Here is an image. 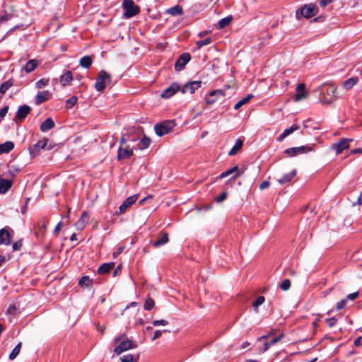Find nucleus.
<instances>
[{"instance_id": "nucleus-1", "label": "nucleus", "mask_w": 362, "mask_h": 362, "mask_svg": "<svg viewBox=\"0 0 362 362\" xmlns=\"http://www.w3.org/2000/svg\"><path fill=\"white\" fill-rule=\"evenodd\" d=\"M115 343L118 344L114 349V352L117 355H119L122 352L131 349L132 348L137 347V344L133 343L132 340L127 339L124 334L116 337L115 339Z\"/></svg>"}, {"instance_id": "nucleus-2", "label": "nucleus", "mask_w": 362, "mask_h": 362, "mask_svg": "<svg viewBox=\"0 0 362 362\" xmlns=\"http://www.w3.org/2000/svg\"><path fill=\"white\" fill-rule=\"evenodd\" d=\"M322 93L321 100L325 104H329L337 98V87L332 84L324 86Z\"/></svg>"}, {"instance_id": "nucleus-3", "label": "nucleus", "mask_w": 362, "mask_h": 362, "mask_svg": "<svg viewBox=\"0 0 362 362\" xmlns=\"http://www.w3.org/2000/svg\"><path fill=\"white\" fill-rule=\"evenodd\" d=\"M111 83V76L107 74L105 71L102 70L100 71L99 75L97 78L95 83V88L98 91H103L106 86Z\"/></svg>"}, {"instance_id": "nucleus-4", "label": "nucleus", "mask_w": 362, "mask_h": 362, "mask_svg": "<svg viewBox=\"0 0 362 362\" xmlns=\"http://www.w3.org/2000/svg\"><path fill=\"white\" fill-rule=\"evenodd\" d=\"M175 127V122L172 120L164 121L154 125V130L158 136L168 134Z\"/></svg>"}, {"instance_id": "nucleus-5", "label": "nucleus", "mask_w": 362, "mask_h": 362, "mask_svg": "<svg viewBox=\"0 0 362 362\" xmlns=\"http://www.w3.org/2000/svg\"><path fill=\"white\" fill-rule=\"evenodd\" d=\"M122 6L124 10V16L126 18H132L139 12V7L132 0H124Z\"/></svg>"}, {"instance_id": "nucleus-6", "label": "nucleus", "mask_w": 362, "mask_h": 362, "mask_svg": "<svg viewBox=\"0 0 362 362\" xmlns=\"http://www.w3.org/2000/svg\"><path fill=\"white\" fill-rule=\"evenodd\" d=\"M202 85L201 81H193L185 84L180 89L182 93H190L192 94L195 90H198Z\"/></svg>"}, {"instance_id": "nucleus-7", "label": "nucleus", "mask_w": 362, "mask_h": 362, "mask_svg": "<svg viewBox=\"0 0 362 362\" xmlns=\"http://www.w3.org/2000/svg\"><path fill=\"white\" fill-rule=\"evenodd\" d=\"M313 151V146H302L300 147L289 148L284 151V153L289 156H295L297 154H302L305 152H310Z\"/></svg>"}, {"instance_id": "nucleus-8", "label": "nucleus", "mask_w": 362, "mask_h": 362, "mask_svg": "<svg viewBox=\"0 0 362 362\" xmlns=\"http://www.w3.org/2000/svg\"><path fill=\"white\" fill-rule=\"evenodd\" d=\"M352 141V139H342L339 142L333 144L332 148L335 150L337 154H340L349 148V143Z\"/></svg>"}, {"instance_id": "nucleus-9", "label": "nucleus", "mask_w": 362, "mask_h": 362, "mask_svg": "<svg viewBox=\"0 0 362 362\" xmlns=\"http://www.w3.org/2000/svg\"><path fill=\"white\" fill-rule=\"evenodd\" d=\"M225 96V93L223 90L218 89L211 91L206 97V103L209 105H212L216 102L218 98H223Z\"/></svg>"}, {"instance_id": "nucleus-10", "label": "nucleus", "mask_w": 362, "mask_h": 362, "mask_svg": "<svg viewBox=\"0 0 362 362\" xmlns=\"http://www.w3.org/2000/svg\"><path fill=\"white\" fill-rule=\"evenodd\" d=\"M191 59V56L188 53H183L180 55L179 59L177 60L175 64V69L176 71L182 70L185 65L189 62Z\"/></svg>"}, {"instance_id": "nucleus-11", "label": "nucleus", "mask_w": 362, "mask_h": 362, "mask_svg": "<svg viewBox=\"0 0 362 362\" xmlns=\"http://www.w3.org/2000/svg\"><path fill=\"white\" fill-rule=\"evenodd\" d=\"M138 199V195L134 194L127 197L124 202L119 206V211L120 214L124 213L128 208L136 202Z\"/></svg>"}, {"instance_id": "nucleus-12", "label": "nucleus", "mask_w": 362, "mask_h": 362, "mask_svg": "<svg viewBox=\"0 0 362 362\" xmlns=\"http://www.w3.org/2000/svg\"><path fill=\"white\" fill-rule=\"evenodd\" d=\"M180 87L177 83H172L169 87L165 88L161 93V97L164 98H169L175 95Z\"/></svg>"}, {"instance_id": "nucleus-13", "label": "nucleus", "mask_w": 362, "mask_h": 362, "mask_svg": "<svg viewBox=\"0 0 362 362\" xmlns=\"http://www.w3.org/2000/svg\"><path fill=\"white\" fill-rule=\"evenodd\" d=\"M316 8L313 5H305L300 8L301 15L306 18H309L314 16L316 14Z\"/></svg>"}, {"instance_id": "nucleus-14", "label": "nucleus", "mask_w": 362, "mask_h": 362, "mask_svg": "<svg viewBox=\"0 0 362 362\" xmlns=\"http://www.w3.org/2000/svg\"><path fill=\"white\" fill-rule=\"evenodd\" d=\"M47 143V139L38 141L36 144H35L30 148V154L33 156L37 155L40 150L45 148Z\"/></svg>"}, {"instance_id": "nucleus-15", "label": "nucleus", "mask_w": 362, "mask_h": 362, "mask_svg": "<svg viewBox=\"0 0 362 362\" xmlns=\"http://www.w3.org/2000/svg\"><path fill=\"white\" fill-rule=\"evenodd\" d=\"M9 228H4L0 230V245H8L11 244V235Z\"/></svg>"}, {"instance_id": "nucleus-16", "label": "nucleus", "mask_w": 362, "mask_h": 362, "mask_svg": "<svg viewBox=\"0 0 362 362\" xmlns=\"http://www.w3.org/2000/svg\"><path fill=\"white\" fill-rule=\"evenodd\" d=\"M89 221V215L86 211L83 212L79 220L75 223V227L78 230H82L86 227Z\"/></svg>"}, {"instance_id": "nucleus-17", "label": "nucleus", "mask_w": 362, "mask_h": 362, "mask_svg": "<svg viewBox=\"0 0 362 362\" xmlns=\"http://www.w3.org/2000/svg\"><path fill=\"white\" fill-rule=\"evenodd\" d=\"M133 154V149L129 146L125 148H119L117 153V159L122 160L130 158Z\"/></svg>"}, {"instance_id": "nucleus-18", "label": "nucleus", "mask_w": 362, "mask_h": 362, "mask_svg": "<svg viewBox=\"0 0 362 362\" xmlns=\"http://www.w3.org/2000/svg\"><path fill=\"white\" fill-rule=\"evenodd\" d=\"M30 110H31V109L28 105H25L23 106H21L16 112V119L19 121H22L30 112Z\"/></svg>"}, {"instance_id": "nucleus-19", "label": "nucleus", "mask_w": 362, "mask_h": 362, "mask_svg": "<svg viewBox=\"0 0 362 362\" xmlns=\"http://www.w3.org/2000/svg\"><path fill=\"white\" fill-rule=\"evenodd\" d=\"M51 97V93L49 90H43L38 92L35 97V103L37 105L42 104V103L48 100Z\"/></svg>"}, {"instance_id": "nucleus-20", "label": "nucleus", "mask_w": 362, "mask_h": 362, "mask_svg": "<svg viewBox=\"0 0 362 362\" xmlns=\"http://www.w3.org/2000/svg\"><path fill=\"white\" fill-rule=\"evenodd\" d=\"M13 180L0 177V194H6L12 187Z\"/></svg>"}, {"instance_id": "nucleus-21", "label": "nucleus", "mask_w": 362, "mask_h": 362, "mask_svg": "<svg viewBox=\"0 0 362 362\" xmlns=\"http://www.w3.org/2000/svg\"><path fill=\"white\" fill-rule=\"evenodd\" d=\"M240 174V170L238 166L235 165V166H234V167H233V168L226 170L225 172H223L220 175L219 177L220 178H224V177H228L229 175H233L231 178L234 179L238 175H239Z\"/></svg>"}, {"instance_id": "nucleus-22", "label": "nucleus", "mask_w": 362, "mask_h": 362, "mask_svg": "<svg viewBox=\"0 0 362 362\" xmlns=\"http://www.w3.org/2000/svg\"><path fill=\"white\" fill-rule=\"evenodd\" d=\"M296 176V170H293L290 173L284 175L281 177L277 180V182L280 185H284L287 182H291Z\"/></svg>"}, {"instance_id": "nucleus-23", "label": "nucleus", "mask_w": 362, "mask_h": 362, "mask_svg": "<svg viewBox=\"0 0 362 362\" xmlns=\"http://www.w3.org/2000/svg\"><path fill=\"white\" fill-rule=\"evenodd\" d=\"M297 93L295 96L296 101H300L303 99H305L307 97V93L305 91V84L300 83L296 87Z\"/></svg>"}, {"instance_id": "nucleus-24", "label": "nucleus", "mask_w": 362, "mask_h": 362, "mask_svg": "<svg viewBox=\"0 0 362 362\" xmlns=\"http://www.w3.org/2000/svg\"><path fill=\"white\" fill-rule=\"evenodd\" d=\"M54 127V122L52 118H47L40 124V130L43 132H48Z\"/></svg>"}, {"instance_id": "nucleus-25", "label": "nucleus", "mask_w": 362, "mask_h": 362, "mask_svg": "<svg viewBox=\"0 0 362 362\" xmlns=\"http://www.w3.org/2000/svg\"><path fill=\"white\" fill-rule=\"evenodd\" d=\"M39 64H40V62L38 60L30 59L25 64L23 69L25 70V71L26 73H30L37 67Z\"/></svg>"}, {"instance_id": "nucleus-26", "label": "nucleus", "mask_w": 362, "mask_h": 362, "mask_svg": "<svg viewBox=\"0 0 362 362\" xmlns=\"http://www.w3.org/2000/svg\"><path fill=\"white\" fill-rule=\"evenodd\" d=\"M300 127L298 125H292L290 128L286 129L278 138L279 141H282L286 136L294 132L295 131L299 129Z\"/></svg>"}, {"instance_id": "nucleus-27", "label": "nucleus", "mask_w": 362, "mask_h": 362, "mask_svg": "<svg viewBox=\"0 0 362 362\" xmlns=\"http://www.w3.org/2000/svg\"><path fill=\"white\" fill-rule=\"evenodd\" d=\"M243 140L241 139H238L235 141V143L233 148L228 152V156H235L243 147Z\"/></svg>"}, {"instance_id": "nucleus-28", "label": "nucleus", "mask_w": 362, "mask_h": 362, "mask_svg": "<svg viewBox=\"0 0 362 362\" xmlns=\"http://www.w3.org/2000/svg\"><path fill=\"white\" fill-rule=\"evenodd\" d=\"M14 148V144L12 141H6L0 144V155L9 153Z\"/></svg>"}, {"instance_id": "nucleus-29", "label": "nucleus", "mask_w": 362, "mask_h": 362, "mask_svg": "<svg viewBox=\"0 0 362 362\" xmlns=\"http://www.w3.org/2000/svg\"><path fill=\"white\" fill-rule=\"evenodd\" d=\"M73 80V75L70 71H66L60 77V83L63 86L68 85Z\"/></svg>"}, {"instance_id": "nucleus-30", "label": "nucleus", "mask_w": 362, "mask_h": 362, "mask_svg": "<svg viewBox=\"0 0 362 362\" xmlns=\"http://www.w3.org/2000/svg\"><path fill=\"white\" fill-rule=\"evenodd\" d=\"M168 241V235L166 233H163L161 236L156 241L153 242L152 245L155 247H158L166 244Z\"/></svg>"}, {"instance_id": "nucleus-31", "label": "nucleus", "mask_w": 362, "mask_h": 362, "mask_svg": "<svg viewBox=\"0 0 362 362\" xmlns=\"http://www.w3.org/2000/svg\"><path fill=\"white\" fill-rule=\"evenodd\" d=\"M115 267V264L113 262L110 263H104L98 269L99 274H107L110 272Z\"/></svg>"}, {"instance_id": "nucleus-32", "label": "nucleus", "mask_w": 362, "mask_h": 362, "mask_svg": "<svg viewBox=\"0 0 362 362\" xmlns=\"http://www.w3.org/2000/svg\"><path fill=\"white\" fill-rule=\"evenodd\" d=\"M8 176H9L13 180V178L16 176V175L20 172V168L14 165L8 164Z\"/></svg>"}, {"instance_id": "nucleus-33", "label": "nucleus", "mask_w": 362, "mask_h": 362, "mask_svg": "<svg viewBox=\"0 0 362 362\" xmlns=\"http://www.w3.org/2000/svg\"><path fill=\"white\" fill-rule=\"evenodd\" d=\"M150 143L151 139L148 137L144 136L137 144V148L140 150L146 149L149 146Z\"/></svg>"}, {"instance_id": "nucleus-34", "label": "nucleus", "mask_w": 362, "mask_h": 362, "mask_svg": "<svg viewBox=\"0 0 362 362\" xmlns=\"http://www.w3.org/2000/svg\"><path fill=\"white\" fill-rule=\"evenodd\" d=\"M93 63V59L90 56L83 57L80 61L79 64L83 68H89Z\"/></svg>"}, {"instance_id": "nucleus-35", "label": "nucleus", "mask_w": 362, "mask_h": 362, "mask_svg": "<svg viewBox=\"0 0 362 362\" xmlns=\"http://www.w3.org/2000/svg\"><path fill=\"white\" fill-rule=\"evenodd\" d=\"M167 13L168 14H170L172 16H177V15H182L183 14V10L181 6L176 5L170 8H169L167 11Z\"/></svg>"}, {"instance_id": "nucleus-36", "label": "nucleus", "mask_w": 362, "mask_h": 362, "mask_svg": "<svg viewBox=\"0 0 362 362\" xmlns=\"http://www.w3.org/2000/svg\"><path fill=\"white\" fill-rule=\"evenodd\" d=\"M139 355L127 354L120 358L122 362H136Z\"/></svg>"}, {"instance_id": "nucleus-37", "label": "nucleus", "mask_w": 362, "mask_h": 362, "mask_svg": "<svg viewBox=\"0 0 362 362\" xmlns=\"http://www.w3.org/2000/svg\"><path fill=\"white\" fill-rule=\"evenodd\" d=\"M252 98H253V95H252V94L247 95L245 98H244L242 100H240V101H238L234 105V109L235 110H238L240 107H242L243 105L247 104L250 100V99H252Z\"/></svg>"}, {"instance_id": "nucleus-38", "label": "nucleus", "mask_w": 362, "mask_h": 362, "mask_svg": "<svg viewBox=\"0 0 362 362\" xmlns=\"http://www.w3.org/2000/svg\"><path fill=\"white\" fill-rule=\"evenodd\" d=\"M22 346V343L19 342L12 350L11 353L9 354V359L14 360L17 356L19 354L21 351V349Z\"/></svg>"}, {"instance_id": "nucleus-39", "label": "nucleus", "mask_w": 362, "mask_h": 362, "mask_svg": "<svg viewBox=\"0 0 362 362\" xmlns=\"http://www.w3.org/2000/svg\"><path fill=\"white\" fill-rule=\"evenodd\" d=\"M357 81V78H348L343 83V86L345 89L349 90L356 83Z\"/></svg>"}, {"instance_id": "nucleus-40", "label": "nucleus", "mask_w": 362, "mask_h": 362, "mask_svg": "<svg viewBox=\"0 0 362 362\" xmlns=\"http://www.w3.org/2000/svg\"><path fill=\"white\" fill-rule=\"evenodd\" d=\"M231 21L232 17L230 16H227L226 18H222L218 21V28L223 29L227 27L231 23Z\"/></svg>"}, {"instance_id": "nucleus-41", "label": "nucleus", "mask_w": 362, "mask_h": 362, "mask_svg": "<svg viewBox=\"0 0 362 362\" xmlns=\"http://www.w3.org/2000/svg\"><path fill=\"white\" fill-rule=\"evenodd\" d=\"M155 305V302L151 298H148L144 305V308L146 310H151Z\"/></svg>"}, {"instance_id": "nucleus-42", "label": "nucleus", "mask_w": 362, "mask_h": 362, "mask_svg": "<svg viewBox=\"0 0 362 362\" xmlns=\"http://www.w3.org/2000/svg\"><path fill=\"white\" fill-rule=\"evenodd\" d=\"M265 300L264 296H259L252 303V307L255 308L256 312H258V307L261 305Z\"/></svg>"}, {"instance_id": "nucleus-43", "label": "nucleus", "mask_w": 362, "mask_h": 362, "mask_svg": "<svg viewBox=\"0 0 362 362\" xmlns=\"http://www.w3.org/2000/svg\"><path fill=\"white\" fill-rule=\"evenodd\" d=\"M77 97L71 96L70 98L66 100V107L67 109L71 108L77 103Z\"/></svg>"}, {"instance_id": "nucleus-44", "label": "nucleus", "mask_w": 362, "mask_h": 362, "mask_svg": "<svg viewBox=\"0 0 362 362\" xmlns=\"http://www.w3.org/2000/svg\"><path fill=\"white\" fill-rule=\"evenodd\" d=\"M281 338V337H277L272 339L270 341L265 343L264 344V351L268 350L272 345H274L276 343L279 342Z\"/></svg>"}, {"instance_id": "nucleus-45", "label": "nucleus", "mask_w": 362, "mask_h": 362, "mask_svg": "<svg viewBox=\"0 0 362 362\" xmlns=\"http://www.w3.org/2000/svg\"><path fill=\"white\" fill-rule=\"evenodd\" d=\"M49 81L48 78H41L35 83V87L38 89H41L48 84Z\"/></svg>"}, {"instance_id": "nucleus-46", "label": "nucleus", "mask_w": 362, "mask_h": 362, "mask_svg": "<svg viewBox=\"0 0 362 362\" xmlns=\"http://www.w3.org/2000/svg\"><path fill=\"white\" fill-rule=\"evenodd\" d=\"M212 38L211 37H207L203 40H199V41H197L196 42V45L197 46L198 48H201L203 46H205V45H209L210 43L212 42Z\"/></svg>"}, {"instance_id": "nucleus-47", "label": "nucleus", "mask_w": 362, "mask_h": 362, "mask_svg": "<svg viewBox=\"0 0 362 362\" xmlns=\"http://www.w3.org/2000/svg\"><path fill=\"white\" fill-rule=\"evenodd\" d=\"M12 83L10 81H6L0 86V93L4 94L11 87Z\"/></svg>"}, {"instance_id": "nucleus-48", "label": "nucleus", "mask_w": 362, "mask_h": 362, "mask_svg": "<svg viewBox=\"0 0 362 362\" xmlns=\"http://www.w3.org/2000/svg\"><path fill=\"white\" fill-rule=\"evenodd\" d=\"M79 284L81 286H88L91 284V280L88 276H84L80 279Z\"/></svg>"}, {"instance_id": "nucleus-49", "label": "nucleus", "mask_w": 362, "mask_h": 362, "mask_svg": "<svg viewBox=\"0 0 362 362\" xmlns=\"http://www.w3.org/2000/svg\"><path fill=\"white\" fill-rule=\"evenodd\" d=\"M291 287V281L288 279H284L280 284V288L282 291H287Z\"/></svg>"}, {"instance_id": "nucleus-50", "label": "nucleus", "mask_w": 362, "mask_h": 362, "mask_svg": "<svg viewBox=\"0 0 362 362\" xmlns=\"http://www.w3.org/2000/svg\"><path fill=\"white\" fill-rule=\"evenodd\" d=\"M347 300L346 299H342L339 302L337 303L336 308L337 310H340L345 308L346 305Z\"/></svg>"}, {"instance_id": "nucleus-51", "label": "nucleus", "mask_w": 362, "mask_h": 362, "mask_svg": "<svg viewBox=\"0 0 362 362\" xmlns=\"http://www.w3.org/2000/svg\"><path fill=\"white\" fill-rule=\"evenodd\" d=\"M152 324L153 326H160V325L165 326V325H168V322L165 320H154L152 322Z\"/></svg>"}, {"instance_id": "nucleus-52", "label": "nucleus", "mask_w": 362, "mask_h": 362, "mask_svg": "<svg viewBox=\"0 0 362 362\" xmlns=\"http://www.w3.org/2000/svg\"><path fill=\"white\" fill-rule=\"evenodd\" d=\"M326 323L329 327H332L337 322V319L333 317L325 320Z\"/></svg>"}, {"instance_id": "nucleus-53", "label": "nucleus", "mask_w": 362, "mask_h": 362, "mask_svg": "<svg viewBox=\"0 0 362 362\" xmlns=\"http://www.w3.org/2000/svg\"><path fill=\"white\" fill-rule=\"evenodd\" d=\"M12 15L9 13H5L0 17L1 22H6L11 19Z\"/></svg>"}, {"instance_id": "nucleus-54", "label": "nucleus", "mask_w": 362, "mask_h": 362, "mask_svg": "<svg viewBox=\"0 0 362 362\" xmlns=\"http://www.w3.org/2000/svg\"><path fill=\"white\" fill-rule=\"evenodd\" d=\"M8 107L5 106L0 110V118L3 119L6 115L8 113Z\"/></svg>"}, {"instance_id": "nucleus-55", "label": "nucleus", "mask_w": 362, "mask_h": 362, "mask_svg": "<svg viewBox=\"0 0 362 362\" xmlns=\"http://www.w3.org/2000/svg\"><path fill=\"white\" fill-rule=\"evenodd\" d=\"M270 185V183L269 181L267 180H264L259 185V189L263 190V189H267V187H269V186Z\"/></svg>"}, {"instance_id": "nucleus-56", "label": "nucleus", "mask_w": 362, "mask_h": 362, "mask_svg": "<svg viewBox=\"0 0 362 362\" xmlns=\"http://www.w3.org/2000/svg\"><path fill=\"white\" fill-rule=\"evenodd\" d=\"M358 296V292H354L352 293L349 294L346 296V299L354 300Z\"/></svg>"}, {"instance_id": "nucleus-57", "label": "nucleus", "mask_w": 362, "mask_h": 362, "mask_svg": "<svg viewBox=\"0 0 362 362\" xmlns=\"http://www.w3.org/2000/svg\"><path fill=\"white\" fill-rule=\"evenodd\" d=\"M227 194L226 192L221 193L218 197H216L217 202H221L226 199Z\"/></svg>"}, {"instance_id": "nucleus-58", "label": "nucleus", "mask_w": 362, "mask_h": 362, "mask_svg": "<svg viewBox=\"0 0 362 362\" xmlns=\"http://www.w3.org/2000/svg\"><path fill=\"white\" fill-rule=\"evenodd\" d=\"M16 307L15 305H11L8 309H7V313L11 314V315H13L15 314L16 313Z\"/></svg>"}, {"instance_id": "nucleus-59", "label": "nucleus", "mask_w": 362, "mask_h": 362, "mask_svg": "<svg viewBox=\"0 0 362 362\" xmlns=\"http://www.w3.org/2000/svg\"><path fill=\"white\" fill-rule=\"evenodd\" d=\"M162 334V331L161 330H156L154 332V334H153V337L152 338V340L153 341H155L157 339H158Z\"/></svg>"}, {"instance_id": "nucleus-60", "label": "nucleus", "mask_w": 362, "mask_h": 362, "mask_svg": "<svg viewBox=\"0 0 362 362\" xmlns=\"http://www.w3.org/2000/svg\"><path fill=\"white\" fill-rule=\"evenodd\" d=\"M124 247L123 246H120L119 247L117 250L113 253V256L115 257H116L118 255H119L120 253L122 252V251L124 250Z\"/></svg>"}, {"instance_id": "nucleus-61", "label": "nucleus", "mask_w": 362, "mask_h": 362, "mask_svg": "<svg viewBox=\"0 0 362 362\" xmlns=\"http://www.w3.org/2000/svg\"><path fill=\"white\" fill-rule=\"evenodd\" d=\"M62 222H59L55 227L54 230V234H57V233L59 232V230H61L62 228Z\"/></svg>"}, {"instance_id": "nucleus-62", "label": "nucleus", "mask_w": 362, "mask_h": 362, "mask_svg": "<svg viewBox=\"0 0 362 362\" xmlns=\"http://www.w3.org/2000/svg\"><path fill=\"white\" fill-rule=\"evenodd\" d=\"M151 198H152V195H149V196L142 199L141 200H140L139 202V205H143L146 202L147 199H151Z\"/></svg>"}, {"instance_id": "nucleus-63", "label": "nucleus", "mask_w": 362, "mask_h": 362, "mask_svg": "<svg viewBox=\"0 0 362 362\" xmlns=\"http://www.w3.org/2000/svg\"><path fill=\"white\" fill-rule=\"evenodd\" d=\"M331 1H332V0H321L320 5L322 7H324V6H327V4H329Z\"/></svg>"}, {"instance_id": "nucleus-64", "label": "nucleus", "mask_w": 362, "mask_h": 362, "mask_svg": "<svg viewBox=\"0 0 362 362\" xmlns=\"http://www.w3.org/2000/svg\"><path fill=\"white\" fill-rule=\"evenodd\" d=\"M351 154L362 153V148H355L351 151Z\"/></svg>"}]
</instances>
